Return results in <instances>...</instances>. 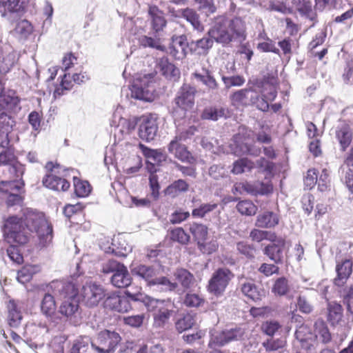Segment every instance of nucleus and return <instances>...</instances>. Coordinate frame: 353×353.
<instances>
[{
    "label": "nucleus",
    "instance_id": "1",
    "mask_svg": "<svg viewBox=\"0 0 353 353\" xmlns=\"http://www.w3.org/2000/svg\"><path fill=\"white\" fill-rule=\"evenodd\" d=\"M245 32V24L241 18L229 20L224 17H219L209 30L208 35L213 41L225 46L237 37H244Z\"/></svg>",
    "mask_w": 353,
    "mask_h": 353
},
{
    "label": "nucleus",
    "instance_id": "2",
    "mask_svg": "<svg viewBox=\"0 0 353 353\" xmlns=\"http://www.w3.org/2000/svg\"><path fill=\"white\" fill-rule=\"evenodd\" d=\"M125 294L132 301L143 302L149 311H154L153 318L156 327H163L168 322L173 312L171 301L155 299L141 292L132 293L129 290Z\"/></svg>",
    "mask_w": 353,
    "mask_h": 353
},
{
    "label": "nucleus",
    "instance_id": "3",
    "mask_svg": "<svg viewBox=\"0 0 353 353\" xmlns=\"http://www.w3.org/2000/svg\"><path fill=\"white\" fill-rule=\"evenodd\" d=\"M45 169L46 174L42 179V184L48 189L54 191H67L70 183L65 177L67 176V172L73 171L72 169L63 168L57 162L48 161L46 163Z\"/></svg>",
    "mask_w": 353,
    "mask_h": 353
},
{
    "label": "nucleus",
    "instance_id": "4",
    "mask_svg": "<svg viewBox=\"0 0 353 353\" xmlns=\"http://www.w3.org/2000/svg\"><path fill=\"white\" fill-rule=\"evenodd\" d=\"M2 232L5 241L9 244L23 245L30 240V232L23 218L17 216H10L4 220Z\"/></svg>",
    "mask_w": 353,
    "mask_h": 353
},
{
    "label": "nucleus",
    "instance_id": "5",
    "mask_svg": "<svg viewBox=\"0 0 353 353\" xmlns=\"http://www.w3.org/2000/svg\"><path fill=\"white\" fill-rule=\"evenodd\" d=\"M23 221L30 234L35 232L37 234L39 243L42 246L44 247L51 242L53 237L52 226L43 214L28 212Z\"/></svg>",
    "mask_w": 353,
    "mask_h": 353
},
{
    "label": "nucleus",
    "instance_id": "6",
    "mask_svg": "<svg viewBox=\"0 0 353 353\" xmlns=\"http://www.w3.org/2000/svg\"><path fill=\"white\" fill-rule=\"evenodd\" d=\"M23 186L24 183L21 180L0 181V194L5 198L8 207L18 205L22 201Z\"/></svg>",
    "mask_w": 353,
    "mask_h": 353
},
{
    "label": "nucleus",
    "instance_id": "7",
    "mask_svg": "<svg viewBox=\"0 0 353 353\" xmlns=\"http://www.w3.org/2000/svg\"><path fill=\"white\" fill-rule=\"evenodd\" d=\"M153 73L143 75L137 79L132 88V97L139 100L151 101L154 99V78Z\"/></svg>",
    "mask_w": 353,
    "mask_h": 353
},
{
    "label": "nucleus",
    "instance_id": "8",
    "mask_svg": "<svg viewBox=\"0 0 353 353\" xmlns=\"http://www.w3.org/2000/svg\"><path fill=\"white\" fill-rule=\"evenodd\" d=\"M234 276V274L228 268H218L209 280V292L216 296L222 295Z\"/></svg>",
    "mask_w": 353,
    "mask_h": 353
},
{
    "label": "nucleus",
    "instance_id": "9",
    "mask_svg": "<svg viewBox=\"0 0 353 353\" xmlns=\"http://www.w3.org/2000/svg\"><path fill=\"white\" fill-rule=\"evenodd\" d=\"M121 339L117 332L104 330L98 334L97 341L92 343V347L98 353H112Z\"/></svg>",
    "mask_w": 353,
    "mask_h": 353
},
{
    "label": "nucleus",
    "instance_id": "10",
    "mask_svg": "<svg viewBox=\"0 0 353 353\" xmlns=\"http://www.w3.org/2000/svg\"><path fill=\"white\" fill-rule=\"evenodd\" d=\"M158 132L157 118L151 114L143 115L139 119V135L146 141L154 139Z\"/></svg>",
    "mask_w": 353,
    "mask_h": 353
},
{
    "label": "nucleus",
    "instance_id": "11",
    "mask_svg": "<svg viewBox=\"0 0 353 353\" xmlns=\"http://www.w3.org/2000/svg\"><path fill=\"white\" fill-rule=\"evenodd\" d=\"M125 295L127 294H125ZM129 299L132 300L128 296L126 297L121 296L112 293L108 294L103 301V307L107 310L118 312H128L132 309Z\"/></svg>",
    "mask_w": 353,
    "mask_h": 353
},
{
    "label": "nucleus",
    "instance_id": "12",
    "mask_svg": "<svg viewBox=\"0 0 353 353\" xmlns=\"http://www.w3.org/2000/svg\"><path fill=\"white\" fill-rule=\"evenodd\" d=\"M184 139L185 137L182 134L176 136L174 139L170 141L168 145V150L182 162H187L192 164L194 163V159L187 150L186 147L181 143Z\"/></svg>",
    "mask_w": 353,
    "mask_h": 353
},
{
    "label": "nucleus",
    "instance_id": "13",
    "mask_svg": "<svg viewBox=\"0 0 353 353\" xmlns=\"http://www.w3.org/2000/svg\"><path fill=\"white\" fill-rule=\"evenodd\" d=\"M245 138L243 139L241 133L235 135L232 143L230 144V151L236 156H242L249 154L252 156L257 157L261 153V149L254 147H250L247 142H244Z\"/></svg>",
    "mask_w": 353,
    "mask_h": 353
},
{
    "label": "nucleus",
    "instance_id": "14",
    "mask_svg": "<svg viewBox=\"0 0 353 353\" xmlns=\"http://www.w3.org/2000/svg\"><path fill=\"white\" fill-rule=\"evenodd\" d=\"M275 243L268 245L263 250V254L269 257L274 263H282L283 261V250L285 245V239H275Z\"/></svg>",
    "mask_w": 353,
    "mask_h": 353
},
{
    "label": "nucleus",
    "instance_id": "15",
    "mask_svg": "<svg viewBox=\"0 0 353 353\" xmlns=\"http://www.w3.org/2000/svg\"><path fill=\"white\" fill-rule=\"evenodd\" d=\"M54 288L57 292V295L63 299V301L79 299V290L72 282L57 281L54 283Z\"/></svg>",
    "mask_w": 353,
    "mask_h": 353
},
{
    "label": "nucleus",
    "instance_id": "16",
    "mask_svg": "<svg viewBox=\"0 0 353 353\" xmlns=\"http://www.w3.org/2000/svg\"><path fill=\"white\" fill-rule=\"evenodd\" d=\"M336 276L334 283L337 286H343L350 277L352 272V262L345 259L337 263L336 265Z\"/></svg>",
    "mask_w": 353,
    "mask_h": 353
},
{
    "label": "nucleus",
    "instance_id": "17",
    "mask_svg": "<svg viewBox=\"0 0 353 353\" xmlns=\"http://www.w3.org/2000/svg\"><path fill=\"white\" fill-rule=\"evenodd\" d=\"M279 215L272 211L265 210L256 216L255 225L261 228H272L279 223Z\"/></svg>",
    "mask_w": 353,
    "mask_h": 353
},
{
    "label": "nucleus",
    "instance_id": "18",
    "mask_svg": "<svg viewBox=\"0 0 353 353\" xmlns=\"http://www.w3.org/2000/svg\"><path fill=\"white\" fill-rule=\"evenodd\" d=\"M131 271L133 274L143 278L148 285H153L155 279H157L158 270L153 266L145 265H139L132 268Z\"/></svg>",
    "mask_w": 353,
    "mask_h": 353
},
{
    "label": "nucleus",
    "instance_id": "19",
    "mask_svg": "<svg viewBox=\"0 0 353 353\" xmlns=\"http://www.w3.org/2000/svg\"><path fill=\"white\" fill-rule=\"evenodd\" d=\"M295 336L301 347L305 350L310 349L315 341L314 334L306 325H300L295 332Z\"/></svg>",
    "mask_w": 353,
    "mask_h": 353
},
{
    "label": "nucleus",
    "instance_id": "20",
    "mask_svg": "<svg viewBox=\"0 0 353 353\" xmlns=\"http://www.w3.org/2000/svg\"><path fill=\"white\" fill-rule=\"evenodd\" d=\"M41 313L51 321H54L57 317V303L54 297L49 294L46 293L41 301L40 305Z\"/></svg>",
    "mask_w": 353,
    "mask_h": 353
},
{
    "label": "nucleus",
    "instance_id": "21",
    "mask_svg": "<svg viewBox=\"0 0 353 353\" xmlns=\"http://www.w3.org/2000/svg\"><path fill=\"white\" fill-rule=\"evenodd\" d=\"M111 283L113 286L117 288H127L131 284L132 278L127 270V268L123 265L113 275L110 279Z\"/></svg>",
    "mask_w": 353,
    "mask_h": 353
},
{
    "label": "nucleus",
    "instance_id": "22",
    "mask_svg": "<svg viewBox=\"0 0 353 353\" xmlns=\"http://www.w3.org/2000/svg\"><path fill=\"white\" fill-rule=\"evenodd\" d=\"M194 97L193 92L187 86H183L179 92L177 97L175 98L176 105L183 109L188 110L194 105Z\"/></svg>",
    "mask_w": 353,
    "mask_h": 353
},
{
    "label": "nucleus",
    "instance_id": "23",
    "mask_svg": "<svg viewBox=\"0 0 353 353\" xmlns=\"http://www.w3.org/2000/svg\"><path fill=\"white\" fill-rule=\"evenodd\" d=\"M6 308L8 310L7 321L8 325L12 327H17L23 318L21 312L13 299L8 301Z\"/></svg>",
    "mask_w": 353,
    "mask_h": 353
},
{
    "label": "nucleus",
    "instance_id": "24",
    "mask_svg": "<svg viewBox=\"0 0 353 353\" xmlns=\"http://www.w3.org/2000/svg\"><path fill=\"white\" fill-rule=\"evenodd\" d=\"M336 137L343 150L347 148L352 138V132L349 125L344 122L339 123L336 130Z\"/></svg>",
    "mask_w": 353,
    "mask_h": 353
},
{
    "label": "nucleus",
    "instance_id": "25",
    "mask_svg": "<svg viewBox=\"0 0 353 353\" xmlns=\"http://www.w3.org/2000/svg\"><path fill=\"white\" fill-rule=\"evenodd\" d=\"M188 43L183 36L172 38V43L170 47V53L176 59H182L186 55Z\"/></svg>",
    "mask_w": 353,
    "mask_h": 353
},
{
    "label": "nucleus",
    "instance_id": "26",
    "mask_svg": "<svg viewBox=\"0 0 353 353\" xmlns=\"http://www.w3.org/2000/svg\"><path fill=\"white\" fill-rule=\"evenodd\" d=\"M292 6L303 16L314 21L316 14L312 10V4L310 0H292Z\"/></svg>",
    "mask_w": 353,
    "mask_h": 353
},
{
    "label": "nucleus",
    "instance_id": "27",
    "mask_svg": "<svg viewBox=\"0 0 353 353\" xmlns=\"http://www.w3.org/2000/svg\"><path fill=\"white\" fill-rule=\"evenodd\" d=\"M159 66L162 74L168 79L175 81L180 74L179 70L168 61L167 58H162L159 61Z\"/></svg>",
    "mask_w": 353,
    "mask_h": 353
},
{
    "label": "nucleus",
    "instance_id": "28",
    "mask_svg": "<svg viewBox=\"0 0 353 353\" xmlns=\"http://www.w3.org/2000/svg\"><path fill=\"white\" fill-rule=\"evenodd\" d=\"M148 13L152 19L153 29L156 32L161 30L166 24L163 12L157 6H150Z\"/></svg>",
    "mask_w": 353,
    "mask_h": 353
},
{
    "label": "nucleus",
    "instance_id": "29",
    "mask_svg": "<svg viewBox=\"0 0 353 353\" xmlns=\"http://www.w3.org/2000/svg\"><path fill=\"white\" fill-rule=\"evenodd\" d=\"M315 341H319L323 343H327L331 341V334L327 325L323 321H317L314 325Z\"/></svg>",
    "mask_w": 353,
    "mask_h": 353
},
{
    "label": "nucleus",
    "instance_id": "30",
    "mask_svg": "<svg viewBox=\"0 0 353 353\" xmlns=\"http://www.w3.org/2000/svg\"><path fill=\"white\" fill-rule=\"evenodd\" d=\"M248 97V105H255L256 108L263 111L267 112L269 110V103L262 96L260 97L258 92L253 89H247Z\"/></svg>",
    "mask_w": 353,
    "mask_h": 353
},
{
    "label": "nucleus",
    "instance_id": "31",
    "mask_svg": "<svg viewBox=\"0 0 353 353\" xmlns=\"http://www.w3.org/2000/svg\"><path fill=\"white\" fill-rule=\"evenodd\" d=\"M328 316L327 319L332 325L339 324L343 319V308L342 306L336 303L330 302L327 305Z\"/></svg>",
    "mask_w": 353,
    "mask_h": 353
},
{
    "label": "nucleus",
    "instance_id": "32",
    "mask_svg": "<svg viewBox=\"0 0 353 353\" xmlns=\"http://www.w3.org/2000/svg\"><path fill=\"white\" fill-rule=\"evenodd\" d=\"M175 280L178 281L183 290L190 288L194 281V276L189 271L185 269H177L174 272Z\"/></svg>",
    "mask_w": 353,
    "mask_h": 353
},
{
    "label": "nucleus",
    "instance_id": "33",
    "mask_svg": "<svg viewBox=\"0 0 353 353\" xmlns=\"http://www.w3.org/2000/svg\"><path fill=\"white\" fill-rule=\"evenodd\" d=\"M189 231L192 234L197 244L201 241H205L208 234L207 226L202 223L193 222L189 225Z\"/></svg>",
    "mask_w": 353,
    "mask_h": 353
},
{
    "label": "nucleus",
    "instance_id": "34",
    "mask_svg": "<svg viewBox=\"0 0 353 353\" xmlns=\"http://www.w3.org/2000/svg\"><path fill=\"white\" fill-rule=\"evenodd\" d=\"M189 189V184L183 179H178L168 185L165 193L172 197H176L179 194L186 192Z\"/></svg>",
    "mask_w": 353,
    "mask_h": 353
},
{
    "label": "nucleus",
    "instance_id": "35",
    "mask_svg": "<svg viewBox=\"0 0 353 353\" xmlns=\"http://www.w3.org/2000/svg\"><path fill=\"white\" fill-rule=\"evenodd\" d=\"M26 0H0V11L4 13L19 12L23 9Z\"/></svg>",
    "mask_w": 353,
    "mask_h": 353
},
{
    "label": "nucleus",
    "instance_id": "36",
    "mask_svg": "<svg viewBox=\"0 0 353 353\" xmlns=\"http://www.w3.org/2000/svg\"><path fill=\"white\" fill-rule=\"evenodd\" d=\"M106 296L105 290L101 285H90V306L97 305Z\"/></svg>",
    "mask_w": 353,
    "mask_h": 353
},
{
    "label": "nucleus",
    "instance_id": "37",
    "mask_svg": "<svg viewBox=\"0 0 353 353\" xmlns=\"http://www.w3.org/2000/svg\"><path fill=\"white\" fill-rule=\"evenodd\" d=\"M213 40L211 37H203L196 41H192L190 48L198 54H205L213 45Z\"/></svg>",
    "mask_w": 353,
    "mask_h": 353
},
{
    "label": "nucleus",
    "instance_id": "38",
    "mask_svg": "<svg viewBox=\"0 0 353 353\" xmlns=\"http://www.w3.org/2000/svg\"><path fill=\"white\" fill-rule=\"evenodd\" d=\"M79 309V299L64 300L61 304L59 312L65 316H72Z\"/></svg>",
    "mask_w": 353,
    "mask_h": 353
},
{
    "label": "nucleus",
    "instance_id": "39",
    "mask_svg": "<svg viewBox=\"0 0 353 353\" xmlns=\"http://www.w3.org/2000/svg\"><path fill=\"white\" fill-rule=\"evenodd\" d=\"M182 16L199 32L203 30V26L201 24L199 16L196 12L190 8H186L182 10Z\"/></svg>",
    "mask_w": 353,
    "mask_h": 353
},
{
    "label": "nucleus",
    "instance_id": "40",
    "mask_svg": "<svg viewBox=\"0 0 353 353\" xmlns=\"http://www.w3.org/2000/svg\"><path fill=\"white\" fill-rule=\"evenodd\" d=\"M254 167L253 161L247 158H242L234 162L231 172L234 174H240L245 172L251 171Z\"/></svg>",
    "mask_w": 353,
    "mask_h": 353
},
{
    "label": "nucleus",
    "instance_id": "41",
    "mask_svg": "<svg viewBox=\"0 0 353 353\" xmlns=\"http://www.w3.org/2000/svg\"><path fill=\"white\" fill-rule=\"evenodd\" d=\"M288 280L285 277L276 279L272 288V292L276 296H285L290 292Z\"/></svg>",
    "mask_w": 353,
    "mask_h": 353
},
{
    "label": "nucleus",
    "instance_id": "42",
    "mask_svg": "<svg viewBox=\"0 0 353 353\" xmlns=\"http://www.w3.org/2000/svg\"><path fill=\"white\" fill-rule=\"evenodd\" d=\"M232 104L237 108H244L248 105V97L247 89L239 90L230 96Z\"/></svg>",
    "mask_w": 353,
    "mask_h": 353
},
{
    "label": "nucleus",
    "instance_id": "43",
    "mask_svg": "<svg viewBox=\"0 0 353 353\" xmlns=\"http://www.w3.org/2000/svg\"><path fill=\"white\" fill-rule=\"evenodd\" d=\"M139 146L143 155L148 159V163L152 165L161 161L164 158L159 150L150 149L141 143Z\"/></svg>",
    "mask_w": 353,
    "mask_h": 353
},
{
    "label": "nucleus",
    "instance_id": "44",
    "mask_svg": "<svg viewBox=\"0 0 353 353\" xmlns=\"http://www.w3.org/2000/svg\"><path fill=\"white\" fill-rule=\"evenodd\" d=\"M241 290L244 295L253 301H256L261 299V293L258 290L257 287L252 282H245L241 285Z\"/></svg>",
    "mask_w": 353,
    "mask_h": 353
},
{
    "label": "nucleus",
    "instance_id": "45",
    "mask_svg": "<svg viewBox=\"0 0 353 353\" xmlns=\"http://www.w3.org/2000/svg\"><path fill=\"white\" fill-rule=\"evenodd\" d=\"M39 270V267L35 265H25L17 272V279L21 283L29 281L32 276Z\"/></svg>",
    "mask_w": 353,
    "mask_h": 353
},
{
    "label": "nucleus",
    "instance_id": "46",
    "mask_svg": "<svg viewBox=\"0 0 353 353\" xmlns=\"http://www.w3.org/2000/svg\"><path fill=\"white\" fill-rule=\"evenodd\" d=\"M73 81L70 79V74H65L63 76L61 83L58 85L54 91V97L59 98L65 94V92L72 89Z\"/></svg>",
    "mask_w": 353,
    "mask_h": 353
},
{
    "label": "nucleus",
    "instance_id": "47",
    "mask_svg": "<svg viewBox=\"0 0 353 353\" xmlns=\"http://www.w3.org/2000/svg\"><path fill=\"white\" fill-rule=\"evenodd\" d=\"M153 285L160 286L161 290L163 291H175L178 293H181V290L178 288L177 282H172L165 276L157 277Z\"/></svg>",
    "mask_w": 353,
    "mask_h": 353
},
{
    "label": "nucleus",
    "instance_id": "48",
    "mask_svg": "<svg viewBox=\"0 0 353 353\" xmlns=\"http://www.w3.org/2000/svg\"><path fill=\"white\" fill-rule=\"evenodd\" d=\"M194 78L206 85L210 90H215L218 88V83L209 71H205L204 74L194 73Z\"/></svg>",
    "mask_w": 353,
    "mask_h": 353
},
{
    "label": "nucleus",
    "instance_id": "49",
    "mask_svg": "<svg viewBox=\"0 0 353 353\" xmlns=\"http://www.w3.org/2000/svg\"><path fill=\"white\" fill-rule=\"evenodd\" d=\"M100 247L104 251L105 253L112 254L117 256H125L128 252L126 247H117L115 243V240H113V242H112L111 243H110L109 241H107L105 245H100ZM130 250V249H129V251Z\"/></svg>",
    "mask_w": 353,
    "mask_h": 353
},
{
    "label": "nucleus",
    "instance_id": "50",
    "mask_svg": "<svg viewBox=\"0 0 353 353\" xmlns=\"http://www.w3.org/2000/svg\"><path fill=\"white\" fill-rule=\"evenodd\" d=\"M217 206L216 203H201L199 207L192 210V215L195 218L203 219L214 210Z\"/></svg>",
    "mask_w": 353,
    "mask_h": 353
},
{
    "label": "nucleus",
    "instance_id": "51",
    "mask_svg": "<svg viewBox=\"0 0 353 353\" xmlns=\"http://www.w3.org/2000/svg\"><path fill=\"white\" fill-rule=\"evenodd\" d=\"M257 86L262 88L260 92H261L262 97L267 101H273L276 97L277 92L273 85H270L268 82L261 81L257 83Z\"/></svg>",
    "mask_w": 353,
    "mask_h": 353
},
{
    "label": "nucleus",
    "instance_id": "52",
    "mask_svg": "<svg viewBox=\"0 0 353 353\" xmlns=\"http://www.w3.org/2000/svg\"><path fill=\"white\" fill-rule=\"evenodd\" d=\"M236 209L241 214L246 216L254 215L258 210L257 206L248 200L239 201L236 205Z\"/></svg>",
    "mask_w": 353,
    "mask_h": 353
},
{
    "label": "nucleus",
    "instance_id": "53",
    "mask_svg": "<svg viewBox=\"0 0 353 353\" xmlns=\"http://www.w3.org/2000/svg\"><path fill=\"white\" fill-rule=\"evenodd\" d=\"M196 323L195 316L190 314H187L177 321L176 328L179 332H182L190 329Z\"/></svg>",
    "mask_w": 353,
    "mask_h": 353
},
{
    "label": "nucleus",
    "instance_id": "54",
    "mask_svg": "<svg viewBox=\"0 0 353 353\" xmlns=\"http://www.w3.org/2000/svg\"><path fill=\"white\" fill-rule=\"evenodd\" d=\"M170 239L180 244L185 245L190 241V236L182 228H176L170 231Z\"/></svg>",
    "mask_w": 353,
    "mask_h": 353
},
{
    "label": "nucleus",
    "instance_id": "55",
    "mask_svg": "<svg viewBox=\"0 0 353 353\" xmlns=\"http://www.w3.org/2000/svg\"><path fill=\"white\" fill-rule=\"evenodd\" d=\"M225 110L221 108H205L202 114L201 118L203 119H210L216 121L219 118L224 117Z\"/></svg>",
    "mask_w": 353,
    "mask_h": 353
},
{
    "label": "nucleus",
    "instance_id": "56",
    "mask_svg": "<svg viewBox=\"0 0 353 353\" xmlns=\"http://www.w3.org/2000/svg\"><path fill=\"white\" fill-rule=\"evenodd\" d=\"M250 236L252 241L260 242L264 239H268L271 241H275L276 236L274 233L268 231L260 230L254 229L251 231Z\"/></svg>",
    "mask_w": 353,
    "mask_h": 353
},
{
    "label": "nucleus",
    "instance_id": "57",
    "mask_svg": "<svg viewBox=\"0 0 353 353\" xmlns=\"http://www.w3.org/2000/svg\"><path fill=\"white\" fill-rule=\"evenodd\" d=\"M139 43L145 48L150 47L162 52L165 50V46L161 44V41L159 39H153L150 37L143 36L139 38Z\"/></svg>",
    "mask_w": 353,
    "mask_h": 353
},
{
    "label": "nucleus",
    "instance_id": "58",
    "mask_svg": "<svg viewBox=\"0 0 353 353\" xmlns=\"http://www.w3.org/2000/svg\"><path fill=\"white\" fill-rule=\"evenodd\" d=\"M228 343L225 331L214 332L211 334V339L209 342V347L214 348L216 346L221 347Z\"/></svg>",
    "mask_w": 353,
    "mask_h": 353
},
{
    "label": "nucleus",
    "instance_id": "59",
    "mask_svg": "<svg viewBox=\"0 0 353 353\" xmlns=\"http://www.w3.org/2000/svg\"><path fill=\"white\" fill-rule=\"evenodd\" d=\"M18 246L16 244H10V246L7 248V254L13 262L17 264H22L23 263V256Z\"/></svg>",
    "mask_w": 353,
    "mask_h": 353
},
{
    "label": "nucleus",
    "instance_id": "60",
    "mask_svg": "<svg viewBox=\"0 0 353 353\" xmlns=\"http://www.w3.org/2000/svg\"><path fill=\"white\" fill-rule=\"evenodd\" d=\"M190 216L188 211H185L181 208L175 210L170 216V222L172 224H179L187 220Z\"/></svg>",
    "mask_w": 353,
    "mask_h": 353
},
{
    "label": "nucleus",
    "instance_id": "61",
    "mask_svg": "<svg viewBox=\"0 0 353 353\" xmlns=\"http://www.w3.org/2000/svg\"><path fill=\"white\" fill-rule=\"evenodd\" d=\"M74 192L79 197H85L88 195V182L82 181L77 176H73Z\"/></svg>",
    "mask_w": 353,
    "mask_h": 353
},
{
    "label": "nucleus",
    "instance_id": "62",
    "mask_svg": "<svg viewBox=\"0 0 353 353\" xmlns=\"http://www.w3.org/2000/svg\"><path fill=\"white\" fill-rule=\"evenodd\" d=\"M296 307L301 312L304 314H310L313 311V305L303 295H299L297 297Z\"/></svg>",
    "mask_w": 353,
    "mask_h": 353
},
{
    "label": "nucleus",
    "instance_id": "63",
    "mask_svg": "<svg viewBox=\"0 0 353 353\" xmlns=\"http://www.w3.org/2000/svg\"><path fill=\"white\" fill-rule=\"evenodd\" d=\"M123 264L114 259H109L101 264V272L104 274L116 272Z\"/></svg>",
    "mask_w": 353,
    "mask_h": 353
},
{
    "label": "nucleus",
    "instance_id": "64",
    "mask_svg": "<svg viewBox=\"0 0 353 353\" xmlns=\"http://www.w3.org/2000/svg\"><path fill=\"white\" fill-rule=\"evenodd\" d=\"M137 124L136 118L132 119H124L121 118L119 121V126L121 127L120 131L123 134H130L132 130H134Z\"/></svg>",
    "mask_w": 353,
    "mask_h": 353
}]
</instances>
